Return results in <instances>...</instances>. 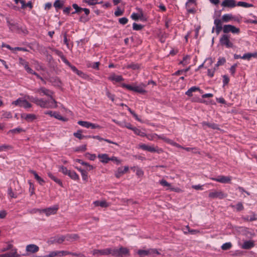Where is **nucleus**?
Segmentation results:
<instances>
[{"instance_id": "obj_1", "label": "nucleus", "mask_w": 257, "mask_h": 257, "mask_svg": "<svg viewBox=\"0 0 257 257\" xmlns=\"http://www.w3.org/2000/svg\"><path fill=\"white\" fill-rule=\"evenodd\" d=\"M35 92L37 93L42 92L49 98L48 100H44L42 98L34 97L29 95L26 96L25 97L42 108H54L57 107V102L52 96L53 93L52 91L44 87H41L36 89Z\"/></svg>"}, {"instance_id": "obj_2", "label": "nucleus", "mask_w": 257, "mask_h": 257, "mask_svg": "<svg viewBox=\"0 0 257 257\" xmlns=\"http://www.w3.org/2000/svg\"><path fill=\"white\" fill-rule=\"evenodd\" d=\"M111 255L118 257H123L130 255V250L126 247L120 246L118 248H111Z\"/></svg>"}, {"instance_id": "obj_3", "label": "nucleus", "mask_w": 257, "mask_h": 257, "mask_svg": "<svg viewBox=\"0 0 257 257\" xmlns=\"http://www.w3.org/2000/svg\"><path fill=\"white\" fill-rule=\"evenodd\" d=\"M12 104L16 106L23 107L25 109L31 108L32 107V104L30 103H29L26 99L22 98H18L16 101H13Z\"/></svg>"}, {"instance_id": "obj_4", "label": "nucleus", "mask_w": 257, "mask_h": 257, "mask_svg": "<svg viewBox=\"0 0 257 257\" xmlns=\"http://www.w3.org/2000/svg\"><path fill=\"white\" fill-rule=\"evenodd\" d=\"M37 210L39 211V213H45L47 216H49L51 215L55 214L57 213L58 210V206L57 205H55L46 209Z\"/></svg>"}, {"instance_id": "obj_5", "label": "nucleus", "mask_w": 257, "mask_h": 257, "mask_svg": "<svg viewBox=\"0 0 257 257\" xmlns=\"http://www.w3.org/2000/svg\"><path fill=\"white\" fill-rule=\"evenodd\" d=\"M111 248H106L102 249H93L91 252L92 254L97 257L100 255H111Z\"/></svg>"}, {"instance_id": "obj_6", "label": "nucleus", "mask_w": 257, "mask_h": 257, "mask_svg": "<svg viewBox=\"0 0 257 257\" xmlns=\"http://www.w3.org/2000/svg\"><path fill=\"white\" fill-rule=\"evenodd\" d=\"M220 43L222 46H225L227 48H232L233 45L229 40V36L227 35H223L220 38Z\"/></svg>"}, {"instance_id": "obj_7", "label": "nucleus", "mask_w": 257, "mask_h": 257, "mask_svg": "<svg viewBox=\"0 0 257 257\" xmlns=\"http://www.w3.org/2000/svg\"><path fill=\"white\" fill-rule=\"evenodd\" d=\"M223 32L224 33L231 32L233 34H238L240 32L239 29L231 25H225L223 27Z\"/></svg>"}, {"instance_id": "obj_8", "label": "nucleus", "mask_w": 257, "mask_h": 257, "mask_svg": "<svg viewBox=\"0 0 257 257\" xmlns=\"http://www.w3.org/2000/svg\"><path fill=\"white\" fill-rule=\"evenodd\" d=\"M227 196V194L224 193L221 191H214L209 193V197L213 199L218 198L223 199Z\"/></svg>"}, {"instance_id": "obj_9", "label": "nucleus", "mask_w": 257, "mask_h": 257, "mask_svg": "<svg viewBox=\"0 0 257 257\" xmlns=\"http://www.w3.org/2000/svg\"><path fill=\"white\" fill-rule=\"evenodd\" d=\"M210 179L212 180L222 183H229L231 181L230 177L224 176H219L217 178H211Z\"/></svg>"}, {"instance_id": "obj_10", "label": "nucleus", "mask_w": 257, "mask_h": 257, "mask_svg": "<svg viewBox=\"0 0 257 257\" xmlns=\"http://www.w3.org/2000/svg\"><path fill=\"white\" fill-rule=\"evenodd\" d=\"M147 84L143 83L140 84L139 85H137L136 84H134L133 91L140 93H145L146 92L145 89V88Z\"/></svg>"}, {"instance_id": "obj_11", "label": "nucleus", "mask_w": 257, "mask_h": 257, "mask_svg": "<svg viewBox=\"0 0 257 257\" xmlns=\"http://www.w3.org/2000/svg\"><path fill=\"white\" fill-rule=\"evenodd\" d=\"M21 118L25 119L28 122H31L37 119V116L33 113H22L21 114Z\"/></svg>"}, {"instance_id": "obj_12", "label": "nucleus", "mask_w": 257, "mask_h": 257, "mask_svg": "<svg viewBox=\"0 0 257 257\" xmlns=\"http://www.w3.org/2000/svg\"><path fill=\"white\" fill-rule=\"evenodd\" d=\"M39 247L38 245L34 244H28L26 247V250L29 253H36L38 251Z\"/></svg>"}, {"instance_id": "obj_13", "label": "nucleus", "mask_w": 257, "mask_h": 257, "mask_svg": "<svg viewBox=\"0 0 257 257\" xmlns=\"http://www.w3.org/2000/svg\"><path fill=\"white\" fill-rule=\"evenodd\" d=\"M19 63L25 68L27 72L29 73H34V71L29 67L28 62L22 58H19Z\"/></svg>"}, {"instance_id": "obj_14", "label": "nucleus", "mask_w": 257, "mask_h": 257, "mask_svg": "<svg viewBox=\"0 0 257 257\" xmlns=\"http://www.w3.org/2000/svg\"><path fill=\"white\" fill-rule=\"evenodd\" d=\"M45 114L49 115L52 117H54L56 119L59 120H61L63 121H65V119L58 112L56 111H47L45 112Z\"/></svg>"}, {"instance_id": "obj_15", "label": "nucleus", "mask_w": 257, "mask_h": 257, "mask_svg": "<svg viewBox=\"0 0 257 257\" xmlns=\"http://www.w3.org/2000/svg\"><path fill=\"white\" fill-rule=\"evenodd\" d=\"M214 24L215 26V31L217 34H219L221 31L223 30L222 27V22L220 19H216L214 20Z\"/></svg>"}, {"instance_id": "obj_16", "label": "nucleus", "mask_w": 257, "mask_h": 257, "mask_svg": "<svg viewBox=\"0 0 257 257\" xmlns=\"http://www.w3.org/2000/svg\"><path fill=\"white\" fill-rule=\"evenodd\" d=\"M139 148L150 152H156L157 151L154 146H150L144 144H140Z\"/></svg>"}, {"instance_id": "obj_17", "label": "nucleus", "mask_w": 257, "mask_h": 257, "mask_svg": "<svg viewBox=\"0 0 257 257\" xmlns=\"http://www.w3.org/2000/svg\"><path fill=\"white\" fill-rule=\"evenodd\" d=\"M19 256L20 255L17 253V249L16 248L12 249L9 253L0 254V257H17Z\"/></svg>"}, {"instance_id": "obj_18", "label": "nucleus", "mask_w": 257, "mask_h": 257, "mask_svg": "<svg viewBox=\"0 0 257 257\" xmlns=\"http://www.w3.org/2000/svg\"><path fill=\"white\" fill-rule=\"evenodd\" d=\"M108 79L111 81L115 82H119L123 80L121 76L115 75L114 73L111 74Z\"/></svg>"}, {"instance_id": "obj_19", "label": "nucleus", "mask_w": 257, "mask_h": 257, "mask_svg": "<svg viewBox=\"0 0 257 257\" xmlns=\"http://www.w3.org/2000/svg\"><path fill=\"white\" fill-rule=\"evenodd\" d=\"M128 171V167L125 166L124 168L119 167L117 169L116 172L115 173V176L117 178L120 177L122 174L126 173Z\"/></svg>"}, {"instance_id": "obj_20", "label": "nucleus", "mask_w": 257, "mask_h": 257, "mask_svg": "<svg viewBox=\"0 0 257 257\" xmlns=\"http://www.w3.org/2000/svg\"><path fill=\"white\" fill-rule=\"evenodd\" d=\"M221 5L224 7L233 8L236 6V4L234 0H224Z\"/></svg>"}, {"instance_id": "obj_21", "label": "nucleus", "mask_w": 257, "mask_h": 257, "mask_svg": "<svg viewBox=\"0 0 257 257\" xmlns=\"http://www.w3.org/2000/svg\"><path fill=\"white\" fill-rule=\"evenodd\" d=\"M254 242L252 240H247L243 242L241 245L243 249H248L254 246Z\"/></svg>"}, {"instance_id": "obj_22", "label": "nucleus", "mask_w": 257, "mask_h": 257, "mask_svg": "<svg viewBox=\"0 0 257 257\" xmlns=\"http://www.w3.org/2000/svg\"><path fill=\"white\" fill-rule=\"evenodd\" d=\"M98 158L102 163H107L109 161V157L106 154H99L98 155Z\"/></svg>"}, {"instance_id": "obj_23", "label": "nucleus", "mask_w": 257, "mask_h": 257, "mask_svg": "<svg viewBox=\"0 0 257 257\" xmlns=\"http://www.w3.org/2000/svg\"><path fill=\"white\" fill-rule=\"evenodd\" d=\"M139 13H133L131 15V18L133 20L137 21L139 19H142L143 17V13L141 9H139Z\"/></svg>"}, {"instance_id": "obj_24", "label": "nucleus", "mask_w": 257, "mask_h": 257, "mask_svg": "<svg viewBox=\"0 0 257 257\" xmlns=\"http://www.w3.org/2000/svg\"><path fill=\"white\" fill-rule=\"evenodd\" d=\"M79 238V237L77 234H70L66 235V240L70 242H73L77 240Z\"/></svg>"}, {"instance_id": "obj_25", "label": "nucleus", "mask_w": 257, "mask_h": 257, "mask_svg": "<svg viewBox=\"0 0 257 257\" xmlns=\"http://www.w3.org/2000/svg\"><path fill=\"white\" fill-rule=\"evenodd\" d=\"M243 218L244 220L252 221L257 219V215L254 212H251L250 215H247Z\"/></svg>"}, {"instance_id": "obj_26", "label": "nucleus", "mask_w": 257, "mask_h": 257, "mask_svg": "<svg viewBox=\"0 0 257 257\" xmlns=\"http://www.w3.org/2000/svg\"><path fill=\"white\" fill-rule=\"evenodd\" d=\"M159 183L163 187H166L168 189H170L171 190H174V188L172 187L171 184L168 183L167 181L164 179H162L159 181Z\"/></svg>"}, {"instance_id": "obj_27", "label": "nucleus", "mask_w": 257, "mask_h": 257, "mask_svg": "<svg viewBox=\"0 0 257 257\" xmlns=\"http://www.w3.org/2000/svg\"><path fill=\"white\" fill-rule=\"evenodd\" d=\"M64 5V1L62 0H56L54 3V7L57 10L62 8Z\"/></svg>"}, {"instance_id": "obj_28", "label": "nucleus", "mask_w": 257, "mask_h": 257, "mask_svg": "<svg viewBox=\"0 0 257 257\" xmlns=\"http://www.w3.org/2000/svg\"><path fill=\"white\" fill-rule=\"evenodd\" d=\"M94 204L95 206H100L101 207H107L108 206V204L105 201H96L94 202Z\"/></svg>"}, {"instance_id": "obj_29", "label": "nucleus", "mask_w": 257, "mask_h": 257, "mask_svg": "<svg viewBox=\"0 0 257 257\" xmlns=\"http://www.w3.org/2000/svg\"><path fill=\"white\" fill-rule=\"evenodd\" d=\"M30 172L34 175L35 178L38 181L40 185H43L45 183L44 180L40 177H39L35 171L33 170H30Z\"/></svg>"}, {"instance_id": "obj_30", "label": "nucleus", "mask_w": 257, "mask_h": 257, "mask_svg": "<svg viewBox=\"0 0 257 257\" xmlns=\"http://www.w3.org/2000/svg\"><path fill=\"white\" fill-rule=\"evenodd\" d=\"M67 175L74 180L77 181L79 179L78 175L73 171L69 170Z\"/></svg>"}, {"instance_id": "obj_31", "label": "nucleus", "mask_w": 257, "mask_h": 257, "mask_svg": "<svg viewBox=\"0 0 257 257\" xmlns=\"http://www.w3.org/2000/svg\"><path fill=\"white\" fill-rule=\"evenodd\" d=\"M197 90H198L200 92H201V90H200L199 87H196V86H193V87H191L190 89H189L186 92V94L188 96H191L192 95V93L193 92H195V91H196Z\"/></svg>"}, {"instance_id": "obj_32", "label": "nucleus", "mask_w": 257, "mask_h": 257, "mask_svg": "<svg viewBox=\"0 0 257 257\" xmlns=\"http://www.w3.org/2000/svg\"><path fill=\"white\" fill-rule=\"evenodd\" d=\"M140 257H144L145 256L149 255V252L148 249H139L137 252Z\"/></svg>"}, {"instance_id": "obj_33", "label": "nucleus", "mask_w": 257, "mask_h": 257, "mask_svg": "<svg viewBox=\"0 0 257 257\" xmlns=\"http://www.w3.org/2000/svg\"><path fill=\"white\" fill-rule=\"evenodd\" d=\"M71 70L81 77L85 78L86 77V75L83 72L78 70L74 66L71 67Z\"/></svg>"}, {"instance_id": "obj_34", "label": "nucleus", "mask_w": 257, "mask_h": 257, "mask_svg": "<svg viewBox=\"0 0 257 257\" xmlns=\"http://www.w3.org/2000/svg\"><path fill=\"white\" fill-rule=\"evenodd\" d=\"M60 251H53L50 252L48 254L46 255L45 257H61Z\"/></svg>"}, {"instance_id": "obj_35", "label": "nucleus", "mask_w": 257, "mask_h": 257, "mask_svg": "<svg viewBox=\"0 0 257 257\" xmlns=\"http://www.w3.org/2000/svg\"><path fill=\"white\" fill-rule=\"evenodd\" d=\"M233 19V17L231 14H225L222 17V20L223 22H228Z\"/></svg>"}, {"instance_id": "obj_36", "label": "nucleus", "mask_w": 257, "mask_h": 257, "mask_svg": "<svg viewBox=\"0 0 257 257\" xmlns=\"http://www.w3.org/2000/svg\"><path fill=\"white\" fill-rule=\"evenodd\" d=\"M74 136H75L76 138L81 140L83 138H87L88 136H83L82 135V131L81 130H78L76 132L74 133L73 134Z\"/></svg>"}, {"instance_id": "obj_37", "label": "nucleus", "mask_w": 257, "mask_h": 257, "mask_svg": "<svg viewBox=\"0 0 257 257\" xmlns=\"http://www.w3.org/2000/svg\"><path fill=\"white\" fill-rule=\"evenodd\" d=\"M65 240H66V235L58 236L54 239V241L58 243H61Z\"/></svg>"}, {"instance_id": "obj_38", "label": "nucleus", "mask_w": 257, "mask_h": 257, "mask_svg": "<svg viewBox=\"0 0 257 257\" xmlns=\"http://www.w3.org/2000/svg\"><path fill=\"white\" fill-rule=\"evenodd\" d=\"M7 22L8 26H9L10 29L11 31H15V30L18 29V27L16 24L11 23L9 20H7Z\"/></svg>"}, {"instance_id": "obj_39", "label": "nucleus", "mask_w": 257, "mask_h": 257, "mask_svg": "<svg viewBox=\"0 0 257 257\" xmlns=\"http://www.w3.org/2000/svg\"><path fill=\"white\" fill-rule=\"evenodd\" d=\"M133 132L135 134L141 137H145L146 136L145 133L137 127H135V128L133 129Z\"/></svg>"}, {"instance_id": "obj_40", "label": "nucleus", "mask_w": 257, "mask_h": 257, "mask_svg": "<svg viewBox=\"0 0 257 257\" xmlns=\"http://www.w3.org/2000/svg\"><path fill=\"white\" fill-rule=\"evenodd\" d=\"M202 125L203 126H207L209 127H211L213 129H218V125L215 123H208V122H202Z\"/></svg>"}, {"instance_id": "obj_41", "label": "nucleus", "mask_w": 257, "mask_h": 257, "mask_svg": "<svg viewBox=\"0 0 257 257\" xmlns=\"http://www.w3.org/2000/svg\"><path fill=\"white\" fill-rule=\"evenodd\" d=\"M23 132H25V130L24 129L21 127H17L9 131V133L13 134H19Z\"/></svg>"}, {"instance_id": "obj_42", "label": "nucleus", "mask_w": 257, "mask_h": 257, "mask_svg": "<svg viewBox=\"0 0 257 257\" xmlns=\"http://www.w3.org/2000/svg\"><path fill=\"white\" fill-rule=\"evenodd\" d=\"M99 65H100V63L99 62H96L92 63H90L87 64V66L88 67H91L93 69H98Z\"/></svg>"}, {"instance_id": "obj_43", "label": "nucleus", "mask_w": 257, "mask_h": 257, "mask_svg": "<svg viewBox=\"0 0 257 257\" xmlns=\"http://www.w3.org/2000/svg\"><path fill=\"white\" fill-rule=\"evenodd\" d=\"M149 255L155 256V254H160V252L156 248L148 249Z\"/></svg>"}, {"instance_id": "obj_44", "label": "nucleus", "mask_w": 257, "mask_h": 257, "mask_svg": "<svg viewBox=\"0 0 257 257\" xmlns=\"http://www.w3.org/2000/svg\"><path fill=\"white\" fill-rule=\"evenodd\" d=\"M72 7L75 10V12L72 13V14L80 13L82 11V9H83V8L79 7L76 4H73L72 5Z\"/></svg>"}, {"instance_id": "obj_45", "label": "nucleus", "mask_w": 257, "mask_h": 257, "mask_svg": "<svg viewBox=\"0 0 257 257\" xmlns=\"http://www.w3.org/2000/svg\"><path fill=\"white\" fill-rule=\"evenodd\" d=\"M78 124L84 127L89 128L90 122L80 120L78 121Z\"/></svg>"}, {"instance_id": "obj_46", "label": "nucleus", "mask_w": 257, "mask_h": 257, "mask_svg": "<svg viewBox=\"0 0 257 257\" xmlns=\"http://www.w3.org/2000/svg\"><path fill=\"white\" fill-rule=\"evenodd\" d=\"M190 59V56L187 55L184 57L183 60L180 62V63L185 66L189 63Z\"/></svg>"}, {"instance_id": "obj_47", "label": "nucleus", "mask_w": 257, "mask_h": 257, "mask_svg": "<svg viewBox=\"0 0 257 257\" xmlns=\"http://www.w3.org/2000/svg\"><path fill=\"white\" fill-rule=\"evenodd\" d=\"M59 52V54H60V55L61 56L62 61L71 69V67H73L74 66L72 65L69 63V62L63 56V55H62L61 53H60L59 52Z\"/></svg>"}, {"instance_id": "obj_48", "label": "nucleus", "mask_w": 257, "mask_h": 257, "mask_svg": "<svg viewBox=\"0 0 257 257\" xmlns=\"http://www.w3.org/2000/svg\"><path fill=\"white\" fill-rule=\"evenodd\" d=\"M232 246V244L230 242H226L223 244L221 246V248L223 250H227L230 249Z\"/></svg>"}, {"instance_id": "obj_49", "label": "nucleus", "mask_w": 257, "mask_h": 257, "mask_svg": "<svg viewBox=\"0 0 257 257\" xmlns=\"http://www.w3.org/2000/svg\"><path fill=\"white\" fill-rule=\"evenodd\" d=\"M225 62L226 60L224 58H219L215 66L216 67H217L219 66L222 65L225 63Z\"/></svg>"}, {"instance_id": "obj_50", "label": "nucleus", "mask_w": 257, "mask_h": 257, "mask_svg": "<svg viewBox=\"0 0 257 257\" xmlns=\"http://www.w3.org/2000/svg\"><path fill=\"white\" fill-rule=\"evenodd\" d=\"M85 150H86V145H83L79 146V147H77L76 148H75V152H79V151L84 152Z\"/></svg>"}, {"instance_id": "obj_51", "label": "nucleus", "mask_w": 257, "mask_h": 257, "mask_svg": "<svg viewBox=\"0 0 257 257\" xmlns=\"http://www.w3.org/2000/svg\"><path fill=\"white\" fill-rule=\"evenodd\" d=\"M237 6H240V7H244V8H248V7H251L252 5L246 3L245 2H239L238 3Z\"/></svg>"}, {"instance_id": "obj_52", "label": "nucleus", "mask_w": 257, "mask_h": 257, "mask_svg": "<svg viewBox=\"0 0 257 257\" xmlns=\"http://www.w3.org/2000/svg\"><path fill=\"white\" fill-rule=\"evenodd\" d=\"M204 63L206 64L205 67L208 68L209 66L212 64L213 63V60L212 58H209L205 60Z\"/></svg>"}, {"instance_id": "obj_53", "label": "nucleus", "mask_w": 257, "mask_h": 257, "mask_svg": "<svg viewBox=\"0 0 257 257\" xmlns=\"http://www.w3.org/2000/svg\"><path fill=\"white\" fill-rule=\"evenodd\" d=\"M147 137V138L149 140H154L156 139H158V135L156 134H152V135H147L145 136Z\"/></svg>"}, {"instance_id": "obj_54", "label": "nucleus", "mask_w": 257, "mask_h": 257, "mask_svg": "<svg viewBox=\"0 0 257 257\" xmlns=\"http://www.w3.org/2000/svg\"><path fill=\"white\" fill-rule=\"evenodd\" d=\"M158 139H162V140H164V141H165L166 142H167L169 144H172V141L167 138L164 135H161V136L158 135Z\"/></svg>"}, {"instance_id": "obj_55", "label": "nucleus", "mask_w": 257, "mask_h": 257, "mask_svg": "<svg viewBox=\"0 0 257 257\" xmlns=\"http://www.w3.org/2000/svg\"><path fill=\"white\" fill-rule=\"evenodd\" d=\"M121 86L122 87L125 88L128 90L133 91L134 90V84L133 85L126 84L125 83H122L121 84Z\"/></svg>"}, {"instance_id": "obj_56", "label": "nucleus", "mask_w": 257, "mask_h": 257, "mask_svg": "<svg viewBox=\"0 0 257 257\" xmlns=\"http://www.w3.org/2000/svg\"><path fill=\"white\" fill-rule=\"evenodd\" d=\"M133 28L134 30L139 31L143 28V26L136 23H134L133 25Z\"/></svg>"}, {"instance_id": "obj_57", "label": "nucleus", "mask_w": 257, "mask_h": 257, "mask_svg": "<svg viewBox=\"0 0 257 257\" xmlns=\"http://www.w3.org/2000/svg\"><path fill=\"white\" fill-rule=\"evenodd\" d=\"M8 193L9 196L11 198H15L17 197V195L13 191L12 189L11 188H9Z\"/></svg>"}, {"instance_id": "obj_58", "label": "nucleus", "mask_w": 257, "mask_h": 257, "mask_svg": "<svg viewBox=\"0 0 257 257\" xmlns=\"http://www.w3.org/2000/svg\"><path fill=\"white\" fill-rule=\"evenodd\" d=\"M69 171L66 167L61 166L59 169V171L62 172L64 175H68Z\"/></svg>"}, {"instance_id": "obj_59", "label": "nucleus", "mask_w": 257, "mask_h": 257, "mask_svg": "<svg viewBox=\"0 0 257 257\" xmlns=\"http://www.w3.org/2000/svg\"><path fill=\"white\" fill-rule=\"evenodd\" d=\"M136 174L138 177H142L143 176L144 172L141 169H140L139 168H137L136 169Z\"/></svg>"}, {"instance_id": "obj_60", "label": "nucleus", "mask_w": 257, "mask_h": 257, "mask_svg": "<svg viewBox=\"0 0 257 257\" xmlns=\"http://www.w3.org/2000/svg\"><path fill=\"white\" fill-rule=\"evenodd\" d=\"M84 2L89 5H94L98 3L97 0H84Z\"/></svg>"}, {"instance_id": "obj_61", "label": "nucleus", "mask_w": 257, "mask_h": 257, "mask_svg": "<svg viewBox=\"0 0 257 257\" xmlns=\"http://www.w3.org/2000/svg\"><path fill=\"white\" fill-rule=\"evenodd\" d=\"M235 208L237 211H239L242 210L244 208L242 204L240 202L238 203L236 206Z\"/></svg>"}, {"instance_id": "obj_62", "label": "nucleus", "mask_w": 257, "mask_h": 257, "mask_svg": "<svg viewBox=\"0 0 257 257\" xmlns=\"http://www.w3.org/2000/svg\"><path fill=\"white\" fill-rule=\"evenodd\" d=\"M128 22V19L125 17L121 18L119 19V22L122 25L126 24Z\"/></svg>"}, {"instance_id": "obj_63", "label": "nucleus", "mask_w": 257, "mask_h": 257, "mask_svg": "<svg viewBox=\"0 0 257 257\" xmlns=\"http://www.w3.org/2000/svg\"><path fill=\"white\" fill-rule=\"evenodd\" d=\"M241 59H246L247 60H249L251 59L250 53H248L244 54L241 57Z\"/></svg>"}, {"instance_id": "obj_64", "label": "nucleus", "mask_w": 257, "mask_h": 257, "mask_svg": "<svg viewBox=\"0 0 257 257\" xmlns=\"http://www.w3.org/2000/svg\"><path fill=\"white\" fill-rule=\"evenodd\" d=\"M229 79L226 75L223 76V83L224 86L227 84L229 82Z\"/></svg>"}]
</instances>
